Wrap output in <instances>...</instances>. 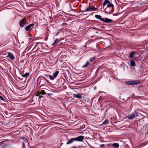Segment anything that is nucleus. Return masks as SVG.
<instances>
[{"mask_svg":"<svg viewBox=\"0 0 148 148\" xmlns=\"http://www.w3.org/2000/svg\"><path fill=\"white\" fill-rule=\"evenodd\" d=\"M84 139V137L83 136H80L77 137L75 138H73L70 139L66 143L67 145L71 144L73 143L74 141H78V142H82L83 140Z\"/></svg>","mask_w":148,"mask_h":148,"instance_id":"1","label":"nucleus"},{"mask_svg":"<svg viewBox=\"0 0 148 148\" xmlns=\"http://www.w3.org/2000/svg\"><path fill=\"white\" fill-rule=\"evenodd\" d=\"M140 82L138 80L126 81L125 82V84L126 85L130 86L137 85L140 84Z\"/></svg>","mask_w":148,"mask_h":148,"instance_id":"2","label":"nucleus"},{"mask_svg":"<svg viewBox=\"0 0 148 148\" xmlns=\"http://www.w3.org/2000/svg\"><path fill=\"white\" fill-rule=\"evenodd\" d=\"M137 115V112L136 111H134L130 115H128L127 118L129 119H131L134 118Z\"/></svg>","mask_w":148,"mask_h":148,"instance_id":"3","label":"nucleus"},{"mask_svg":"<svg viewBox=\"0 0 148 148\" xmlns=\"http://www.w3.org/2000/svg\"><path fill=\"white\" fill-rule=\"evenodd\" d=\"M113 7H114V5L110 3H108L106 7L105 6V7L104 8L105 9L106 12L108 13L107 12H108L107 11V10H108L107 9V8H109V7H111V10H112V9L113 8Z\"/></svg>","mask_w":148,"mask_h":148,"instance_id":"4","label":"nucleus"},{"mask_svg":"<svg viewBox=\"0 0 148 148\" xmlns=\"http://www.w3.org/2000/svg\"><path fill=\"white\" fill-rule=\"evenodd\" d=\"M34 25V24L33 23L30 24L25 27V29L26 31L30 30L33 28V27Z\"/></svg>","mask_w":148,"mask_h":148,"instance_id":"5","label":"nucleus"},{"mask_svg":"<svg viewBox=\"0 0 148 148\" xmlns=\"http://www.w3.org/2000/svg\"><path fill=\"white\" fill-rule=\"evenodd\" d=\"M25 18L22 19L19 22V25L21 27H23L25 24Z\"/></svg>","mask_w":148,"mask_h":148,"instance_id":"6","label":"nucleus"},{"mask_svg":"<svg viewBox=\"0 0 148 148\" xmlns=\"http://www.w3.org/2000/svg\"><path fill=\"white\" fill-rule=\"evenodd\" d=\"M97 8H95L94 7L89 6L88 7L86 10L85 12L88 11H95Z\"/></svg>","mask_w":148,"mask_h":148,"instance_id":"7","label":"nucleus"},{"mask_svg":"<svg viewBox=\"0 0 148 148\" xmlns=\"http://www.w3.org/2000/svg\"><path fill=\"white\" fill-rule=\"evenodd\" d=\"M101 21L104 22L106 23H108L112 22V20L109 18H103L102 19H101Z\"/></svg>","mask_w":148,"mask_h":148,"instance_id":"8","label":"nucleus"},{"mask_svg":"<svg viewBox=\"0 0 148 148\" xmlns=\"http://www.w3.org/2000/svg\"><path fill=\"white\" fill-rule=\"evenodd\" d=\"M6 57H7L10 58L11 60H13L15 58L14 57L10 52L8 53V55Z\"/></svg>","mask_w":148,"mask_h":148,"instance_id":"9","label":"nucleus"},{"mask_svg":"<svg viewBox=\"0 0 148 148\" xmlns=\"http://www.w3.org/2000/svg\"><path fill=\"white\" fill-rule=\"evenodd\" d=\"M110 3V1L108 0H105L103 3V8L104 9L105 6L106 5H107L108 3Z\"/></svg>","mask_w":148,"mask_h":148,"instance_id":"10","label":"nucleus"},{"mask_svg":"<svg viewBox=\"0 0 148 148\" xmlns=\"http://www.w3.org/2000/svg\"><path fill=\"white\" fill-rule=\"evenodd\" d=\"M135 52L132 51L129 53V57L130 58H132L134 57Z\"/></svg>","mask_w":148,"mask_h":148,"instance_id":"11","label":"nucleus"},{"mask_svg":"<svg viewBox=\"0 0 148 148\" xmlns=\"http://www.w3.org/2000/svg\"><path fill=\"white\" fill-rule=\"evenodd\" d=\"M95 17L97 19H99L101 21V19H102L103 18H102L101 16L99 15H96L95 16Z\"/></svg>","mask_w":148,"mask_h":148,"instance_id":"12","label":"nucleus"},{"mask_svg":"<svg viewBox=\"0 0 148 148\" xmlns=\"http://www.w3.org/2000/svg\"><path fill=\"white\" fill-rule=\"evenodd\" d=\"M46 93H37L36 95V96H39V98L41 99L42 96L41 95L40 96V95H44Z\"/></svg>","mask_w":148,"mask_h":148,"instance_id":"13","label":"nucleus"},{"mask_svg":"<svg viewBox=\"0 0 148 148\" xmlns=\"http://www.w3.org/2000/svg\"><path fill=\"white\" fill-rule=\"evenodd\" d=\"M59 72L58 71H56L54 73H53V76L55 78L59 73Z\"/></svg>","mask_w":148,"mask_h":148,"instance_id":"14","label":"nucleus"},{"mask_svg":"<svg viewBox=\"0 0 148 148\" xmlns=\"http://www.w3.org/2000/svg\"><path fill=\"white\" fill-rule=\"evenodd\" d=\"M131 65L132 66H135L136 65L134 61L133 60H131L130 61Z\"/></svg>","mask_w":148,"mask_h":148,"instance_id":"15","label":"nucleus"},{"mask_svg":"<svg viewBox=\"0 0 148 148\" xmlns=\"http://www.w3.org/2000/svg\"><path fill=\"white\" fill-rule=\"evenodd\" d=\"M139 55L138 53H136V52H135V53L134 54V58L136 59V58H138L139 57Z\"/></svg>","mask_w":148,"mask_h":148,"instance_id":"16","label":"nucleus"},{"mask_svg":"<svg viewBox=\"0 0 148 148\" xmlns=\"http://www.w3.org/2000/svg\"><path fill=\"white\" fill-rule=\"evenodd\" d=\"M112 146L116 148H118L119 147V144L118 143H114L112 144Z\"/></svg>","mask_w":148,"mask_h":148,"instance_id":"17","label":"nucleus"},{"mask_svg":"<svg viewBox=\"0 0 148 148\" xmlns=\"http://www.w3.org/2000/svg\"><path fill=\"white\" fill-rule=\"evenodd\" d=\"M29 73H25L24 74H23L22 75V76L23 77H27L29 75Z\"/></svg>","mask_w":148,"mask_h":148,"instance_id":"18","label":"nucleus"},{"mask_svg":"<svg viewBox=\"0 0 148 148\" xmlns=\"http://www.w3.org/2000/svg\"><path fill=\"white\" fill-rule=\"evenodd\" d=\"M89 62L88 61H87L86 62V63L84 65H83L82 67L83 68H85L86 67L88 66V65H89Z\"/></svg>","mask_w":148,"mask_h":148,"instance_id":"19","label":"nucleus"},{"mask_svg":"<svg viewBox=\"0 0 148 148\" xmlns=\"http://www.w3.org/2000/svg\"><path fill=\"white\" fill-rule=\"evenodd\" d=\"M73 95L77 98H81V95H80L74 94Z\"/></svg>","mask_w":148,"mask_h":148,"instance_id":"20","label":"nucleus"},{"mask_svg":"<svg viewBox=\"0 0 148 148\" xmlns=\"http://www.w3.org/2000/svg\"><path fill=\"white\" fill-rule=\"evenodd\" d=\"M48 77L51 80H53L54 79H55V77H54L53 76H51V75H49Z\"/></svg>","mask_w":148,"mask_h":148,"instance_id":"21","label":"nucleus"},{"mask_svg":"<svg viewBox=\"0 0 148 148\" xmlns=\"http://www.w3.org/2000/svg\"><path fill=\"white\" fill-rule=\"evenodd\" d=\"M109 122V121L108 120H105L103 123L104 124H108Z\"/></svg>","mask_w":148,"mask_h":148,"instance_id":"22","label":"nucleus"},{"mask_svg":"<svg viewBox=\"0 0 148 148\" xmlns=\"http://www.w3.org/2000/svg\"><path fill=\"white\" fill-rule=\"evenodd\" d=\"M57 39H56V40H55L54 42L51 45L52 46H53V45H54L55 44H57Z\"/></svg>","mask_w":148,"mask_h":148,"instance_id":"23","label":"nucleus"},{"mask_svg":"<svg viewBox=\"0 0 148 148\" xmlns=\"http://www.w3.org/2000/svg\"><path fill=\"white\" fill-rule=\"evenodd\" d=\"M95 59V58H91L90 59V62H92Z\"/></svg>","mask_w":148,"mask_h":148,"instance_id":"24","label":"nucleus"},{"mask_svg":"<svg viewBox=\"0 0 148 148\" xmlns=\"http://www.w3.org/2000/svg\"><path fill=\"white\" fill-rule=\"evenodd\" d=\"M23 139L24 140V141L25 142H27V139H26V138H23Z\"/></svg>","mask_w":148,"mask_h":148,"instance_id":"25","label":"nucleus"},{"mask_svg":"<svg viewBox=\"0 0 148 148\" xmlns=\"http://www.w3.org/2000/svg\"><path fill=\"white\" fill-rule=\"evenodd\" d=\"M0 99L2 100H3L4 99L2 96H0Z\"/></svg>","mask_w":148,"mask_h":148,"instance_id":"26","label":"nucleus"},{"mask_svg":"<svg viewBox=\"0 0 148 148\" xmlns=\"http://www.w3.org/2000/svg\"><path fill=\"white\" fill-rule=\"evenodd\" d=\"M4 143V142L3 141H2L0 142V145H2Z\"/></svg>","mask_w":148,"mask_h":148,"instance_id":"27","label":"nucleus"},{"mask_svg":"<svg viewBox=\"0 0 148 148\" xmlns=\"http://www.w3.org/2000/svg\"><path fill=\"white\" fill-rule=\"evenodd\" d=\"M104 144H101L100 145V147H104Z\"/></svg>","mask_w":148,"mask_h":148,"instance_id":"28","label":"nucleus"},{"mask_svg":"<svg viewBox=\"0 0 148 148\" xmlns=\"http://www.w3.org/2000/svg\"><path fill=\"white\" fill-rule=\"evenodd\" d=\"M47 95L49 96L52 95V94L51 93L50 94L49 93H47Z\"/></svg>","mask_w":148,"mask_h":148,"instance_id":"29","label":"nucleus"},{"mask_svg":"<svg viewBox=\"0 0 148 148\" xmlns=\"http://www.w3.org/2000/svg\"><path fill=\"white\" fill-rule=\"evenodd\" d=\"M60 30H59L58 31V32H57V33L56 34V35L57 36H58V34L60 32Z\"/></svg>","mask_w":148,"mask_h":148,"instance_id":"30","label":"nucleus"},{"mask_svg":"<svg viewBox=\"0 0 148 148\" xmlns=\"http://www.w3.org/2000/svg\"><path fill=\"white\" fill-rule=\"evenodd\" d=\"M40 92H41V93L45 92L43 90H42Z\"/></svg>","mask_w":148,"mask_h":148,"instance_id":"31","label":"nucleus"},{"mask_svg":"<svg viewBox=\"0 0 148 148\" xmlns=\"http://www.w3.org/2000/svg\"><path fill=\"white\" fill-rule=\"evenodd\" d=\"M71 148H77L76 147H72Z\"/></svg>","mask_w":148,"mask_h":148,"instance_id":"32","label":"nucleus"},{"mask_svg":"<svg viewBox=\"0 0 148 148\" xmlns=\"http://www.w3.org/2000/svg\"><path fill=\"white\" fill-rule=\"evenodd\" d=\"M99 93L101 92L99 91Z\"/></svg>","mask_w":148,"mask_h":148,"instance_id":"33","label":"nucleus"},{"mask_svg":"<svg viewBox=\"0 0 148 148\" xmlns=\"http://www.w3.org/2000/svg\"><path fill=\"white\" fill-rule=\"evenodd\" d=\"M133 95H134V94H132Z\"/></svg>","mask_w":148,"mask_h":148,"instance_id":"34","label":"nucleus"},{"mask_svg":"<svg viewBox=\"0 0 148 148\" xmlns=\"http://www.w3.org/2000/svg\"><path fill=\"white\" fill-rule=\"evenodd\" d=\"M147 35H148V33L147 34Z\"/></svg>","mask_w":148,"mask_h":148,"instance_id":"35","label":"nucleus"},{"mask_svg":"<svg viewBox=\"0 0 148 148\" xmlns=\"http://www.w3.org/2000/svg\"><path fill=\"white\" fill-rule=\"evenodd\" d=\"M20 98H22V97H20Z\"/></svg>","mask_w":148,"mask_h":148,"instance_id":"36","label":"nucleus"}]
</instances>
